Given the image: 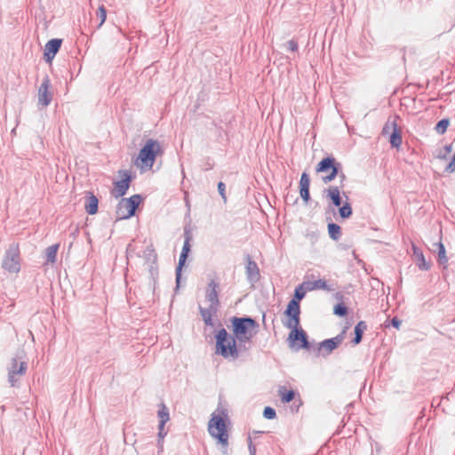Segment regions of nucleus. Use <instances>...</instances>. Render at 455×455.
Instances as JSON below:
<instances>
[{
  "mask_svg": "<svg viewBox=\"0 0 455 455\" xmlns=\"http://www.w3.org/2000/svg\"><path fill=\"white\" fill-rule=\"evenodd\" d=\"M97 16L100 18V22L98 26V28H100L106 20V17H107V11L105 9V7L103 5H101L100 7H99L98 11H97Z\"/></svg>",
  "mask_w": 455,
  "mask_h": 455,
  "instance_id": "39",
  "label": "nucleus"
},
{
  "mask_svg": "<svg viewBox=\"0 0 455 455\" xmlns=\"http://www.w3.org/2000/svg\"><path fill=\"white\" fill-rule=\"evenodd\" d=\"M225 190H226V185L222 181H220L218 183V191H219L220 196L222 197V199L224 200V202L227 201Z\"/></svg>",
  "mask_w": 455,
  "mask_h": 455,
  "instance_id": "41",
  "label": "nucleus"
},
{
  "mask_svg": "<svg viewBox=\"0 0 455 455\" xmlns=\"http://www.w3.org/2000/svg\"><path fill=\"white\" fill-rule=\"evenodd\" d=\"M245 274L250 283H254L259 280L260 274L257 263L248 254L246 255Z\"/></svg>",
  "mask_w": 455,
  "mask_h": 455,
  "instance_id": "13",
  "label": "nucleus"
},
{
  "mask_svg": "<svg viewBox=\"0 0 455 455\" xmlns=\"http://www.w3.org/2000/svg\"><path fill=\"white\" fill-rule=\"evenodd\" d=\"M228 419V409L219 404L216 411L212 414V418L208 423L209 434L213 438L217 439L218 443L225 448H227L228 444V432L226 425V420Z\"/></svg>",
  "mask_w": 455,
  "mask_h": 455,
  "instance_id": "2",
  "label": "nucleus"
},
{
  "mask_svg": "<svg viewBox=\"0 0 455 455\" xmlns=\"http://www.w3.org/2000/svg\"><path fill=\"white\" fill-rule=\"evenodd\" d=\"M213 166H214L213 162L210 158H207L203 165V170L210 171L213 168Z\"/></svg>",
  "mask_w": 455,
  "mask_h": 455,
  "instance_id": "42",
  "label": "nucleus"
},
{
  "mask_svg": "<svg viewBox=\"0 0 455 455\" xmlns=\"http://www.w3.org/2000/svg\"><path fill=\"white\" fill-rule=\"evenodd\" d=\"M303 285L306 287L307 291H315V290H323L327 291H335V287L331 284H328L325 280L318 279L315 281H307L304 282Z\"/></svg>",
  "mask_w": 455,
  "mask_h": 455,
  "instance_id": "17",
  "label": "nucleus"
},
{
  "mask_svg": "<svg viewBox=\"0 0 455 455\" xmlns=\"http://www.w3.org/2000/svg\"><path fill=\"white\" fill-rule=\"evenodd\" d=\"M450 120L448 118H443L436 124L435 130L439 134H444L449 126Z\"/></svg>",
  "mask_w": 455,
  "mask_h": 455,
  "instance_id": "31",
  "label": "nucleus"
},
{
  "mask_svg": "<svg viewBox=\"0 0 455 455\" xmlns=\"http://www.w3.org/2000/svg\"><path fill=\"white\" fill-rule=\"evenodd\" d=\"M285 48L291 52H297L299 49L297 41L291 39L285 44Z\"/></svg>",
  "mask_w": 455,
  "mask_h": 455,
  "instance_id": "40",
  "label": "nucleus"
},
{
  "mask_svg": "<svg viewBox=\"0 0 455 455\" xmlns=\"http://www.w3.org/2000/svg\"><path fill=\"white\" fill-rule=\"evenodd\" d=\"M184 244L182 247L181 253L180 255L179 263L176 267V288L180 287V278H181V270L183 266L185 265L188 255L190 251V241L192 239V234L190 229L188 228H184Z\"/></svg>",
  "mask_w": 455,
  "mask_h": 455,
  "instance_id": "7",
  "label": "nucleus"
},
{
  "mask_svg": "<svg viewBox=\"0 0 455 455\" xmlns=\"http://www.w3.org/2000/svg\"><path fill=\"white\" fill-rule=\"evenodd\" d=\"M303 286L304 285L302 284L295 289L294 297L292 299L297 300L299 303L306 295V291L303 290Z\"/></svg>",
  "mask_w": 455,
  "mask_h": 455,
  "instance_id": "37",
  "label": "nucleus"
},
{
  "mask_svg": "<svg viewBox=\"0 0 455 455\" xmlns=\"http://www.w3.org/2000/svg\"><path fill=\"white\" fill-rule=\"evenodd\" d=\"M452 150V145H445L442 149L438 151L436 154V157L439 159H446L447 156L451 152Z\"/></svg>",
  "mask_w": 455,
  "mask_h": 455,
  "instance_id": "35",
  "label": "nucleus"
},
{
  "mask_svg": "<svg viewBox=\"0 0 455 455\" xmlns=\"http://www.w3.org/2000/svg\"><path fill=\"white\" fill-rule=\"evenodd\" d=\"M397 126H398V124L395 120H394V121L387 120V123L385 124V125L383 126L382 133L384 135H387L389 133L391 134V132L395 129H396Z\"/></svg>",
  "mask_w": 455,
  "mask_h": 455,
  "instance_id": "33",
  "label": "nucleus"
},
{
  "mask_svg": "<svg viewBox=\"0 0 455 455\" xmlns=\"http://www.w3.org/2000/svg\"><path fill=\"white\" fill-rule=\"evenodd\" d=\"M391 324L395 327V328H399L400 324H401V321L397 318V317H394L392 320H391Z\"/></svg>",
  "mask_w": 455,
  "mask_h": 455,
  "instance_id": "45",
  "label": "nucleus"
},
{
  "mask_svg": "<svg viewBox=\"0 0 455 455\" xmlns=\"http://www.w3.org/2000/svg\"><path fill=\"white\" fill-rule=\"evenodd\" d=\"M339 213L342 219H348L353 214L352 206L348 202H345L339 207Z\"/></svg>",
  "mask_w": 455,
  "mask_h": 455,
  "instance_id": "28",
  "label": "nucleus"
},
{
  "mask_svg": "<svg viewBox=\"0 0 455 455\" xmlns=\"http://www.w3.org/2000/svg\"><path fill=\"white\" fill-rule=\"evenodd\" d=\"M337 177L340 180V185L339 187L342 188L344 187L343 183L347 179L346 174L342 172V169L339 171V174L337 175Z\"/></svg>",
  "mask_w": 455,
  "mask_h": 455,
  "instance_id": "44",
  "label": "nucleus"
},
{
  "mask_svg": "<svg viewBox=\"0 0 455 455\" xmlns=\"http://www.w3.org/2000/svg\"><path fill=\"white\" fill-rule=\"evenodd\" d=\"M389 142L393 148H399L401 146L403 140L398 126L391 132Z\"/></svg>",
  "mask_w": 455,
  "mask_h": 455,
  "instance_id": "26",
  "label": "nucleus"
},
{
  "mask_svg": "<svg viewBox=\"0 0 455 455\" xmlns=\"http://www.w3.org/2000/svg\"><path fill=\"white\" fill-rule=\"evenodd\" d=\"M218 310L219 307L211 305H209L207 308L202 307L201 306L199 307V312L205 325L213 326L212 316L217 314Z\"/></svg>",
  "mask_w": 455,
  "mask_h": 455,
  "instance_id": "21",
  "label": "nucleus"
},
{
  "mask_svg": "<svg viewBox=\"0 0 455 455\" xmlns=\"http://www.w3.org/2000/svg\"><path fill=\"white\" fill-rule=\"evenodd\" d=\"M434 246H436V248L438 250V262L441 265L446 264L448 261V258L446 256L445 247L443 244V243L442 242L435 243H434Z\"/></svg>",
  "mask_w": 455,
  "mask_h": 455,
  "instance_id": "27",
  "label": "nucleus"
},
{
  "mask_svg": "<svg viewBox=\"0 0 455 455\" xmlns=\"http://www.w3.org/2000/svg\"><path fill=\"white\" fill-rule=\"evenodd\" d=\"M288 341L290 343V347L295 348L296 350H299L301 348H304V349L310 348V344L307 339V335L302 328L295 329V331H291L289 334Z\"/></svg>",
  "mask_w": 455,
  "mask_h": 455,
  "instance_id": "8",
  "label": "nucleus"
},
{
  "mask_svg": "<svg viewBox=\"0 0 455 455\" xmlns=\"http://www.w3.org/2000/svg\"><path fill=\"white\" fill-rule=\"evenodd\" d=\"M284 314L287 316L300 315L299 303L295 299L290 300L284 311Z\"/></svg>",
  "mask_w": 455,
  "mask_h": 455,
  "instance_id": "23",
  "label": "nucleus"
},
{
  "mask_svg": "<svg viewBox=\"0 0 455 455\" xmlns=\"http://www.w3.org/2000/svg\"><path fill=\"white\" fill-rule=\"evenodd\" d=\"M147 251H148V259H150V257H153L155 261L156 259V254L155 253L154 249L148 247Z\"/></svg>",
  "mask_w": 455,
  "mask_h": 455,
  "instance_id": "46",
  "label": "nucleus"
},
{
  "mask_svg": "<svg viewBox=\"0 0 455 455\" xmlns=\"http://www.w3.org/2000/svg\"><path fill=\"white\" fill-rule=\"evenodd\" d=\"M219 283L214 280H211L206 288L205 298L210 302L211 306L220 307L219 300Z\"/></svg>",
  "mask_w": 455,
  "mask_h": 455,
  "instance_id": "15",
  "label": "nucleus"
},
{
  "mask_svg": "<svg viewBox=\"0 0 455 455\" xmlns=\"http://www.w3.org/2000/svg\"><path fill=\"white\" fill-rule=\"evenodd\" d=\"M326 196L331 199L332 204L336 207H339L342 204V198L340 196V187L330 186L324 190Z\"/></svg>",
  "mask_w": 455,
  "mask_h": 455,
  "instance_id": "20",
  "label": "nucleus"
},
{
  "mask_svg": "<svg viewBox=\"0 0 455 455\" xmlns=\"http://www.w3.org/2000/svg\"><path fill=\"white\" fill-rule=\"evenodd\" d=\"M347 326H346L342 331L338 334L336 337L331 339H327L319 343V350H323L326 353V355H330L334 349H336L344 340L345 334L347 331Z\"/></svg>",
  "mask_w": 455,
  "mask_h": 455,
  "instance_id": "10",
  "label": "nucleus"
},
{
  "mask_svg": "<svg viewBox=\"0 0 455 455\" xmlns=\"http://www.w3.org/2000/svg\"><path fill=\"white\" fill-rule=\"evenodd\" d=\"M157 416L160 419L159 425H161L162 427H164L166 422L170 419L169 410L164 403H161V407L157 411Z\"/></svg>",
  "mask_w": 455,
  "mask_h": 455,
  "instance_id": "25",
  "label": "nucleus"
},
{
  "mask_svg": "<svg viewBox=\"0 0 455 455\" xmlns=\"http://www.w3.org/2000/svg\"><path fill=\"white\" fill-rule=\"evenodd\" d=\"M263 416L267 419H273L276 416L275 410L272 407L267 406L263 411Z\"/></svg>",
  "mask_w": 455,
  "mask_h": 455,
  "instance_id": "38",
  "label": "nucleus"
},
{
  "mask_svg": "<svg viewBox=\"0 0 455 455\" xmlns=\"http://www.w3.org/2000/svg\"><path fill=\"white\" fill-rule=\"evenodd\" d=\"M158 435H157V437H158V440H157V443H158V447L159 449L162 451L163 448H164V438L167 435V431L164 430V427H161V425H158Z\"/></svg>",
  "mask_w": 455,
  "mask_h": 455,
  "instance_id": "36",
  "label": "nucleus"
},
{
  "mask_svg": "<svg viewBox=\"0 0 455 455\" xmlns=\"http://www.w3.org/2000/svg\"><path fill=\"white\" fill-rule=\"evenodd\" d=\"M413 257L415 259V263L419 267L420 270L427 271L430 268L431 263L427 261L425 256L421 250H419L416 245L412 244Z\"/></svg>",
  "mask_w": 455,
  "mask_h": 455,
  "instance_id": "19",
  "label": "nucleus"
},
{
  "mask_svg": "<svg viewBox=\"0 0 455 455\" xmlns=\"http://www.w3.org/2000/svg\"><path fill=\"white\" fill-rule=\"evenodd\" d=\"M333 313L338 316H345L347 314V307L343 303H339L334 306Z\"/></svg>",
  "mask_w": 455,
  "mask_h": 455,
  "instance_id": "34",
  "label": "nucleus"
},
{
  "mask_svg": "<svg viewBox=\"0 0 455 455\" xmlns=\"http://www.w3.org/2000/svg\"><path fill=\"white\" fill-rule=\"evenodd\" d=\"M289 317V320L287 321V323H284V325L289 328V329H291V331H295V329H299V315H291V316H288Z\"/></svg>",
  "mask_w": 455,
  "mask_h": 455,
  "instance_id": "32",
  "label": "nucleus"
},
{
  "mask_svg": "<svg viewBox=\"0 0 455 455\" xmlns=\"http://www.w3.org/2000/svg\"><path fill=\"white\" fill-rule=\"evenodd\" d=\"M2 267L10 273H18L20 269V250L18 244H12L6 250Z\"/></svg>",
  "mask_w": 455,
  "mask_h": 455,
  "instance_id": "6",
  "label": "nucleus"
},
{
  "mask_svg": "<svg viewBox=\"0 0 455 455\" xmlns=\"http://www.w3.org/2000/svg\"><path fill=\"white\" fill-rule=\"evenodd\" d=\"M328 233L332 240L338 241L341 236V228L338 224L331 222L328 224Z\"/></svg>",
  "mask_w": 455,
  "mask_h": 455,
  "instance_id": "24",
  "label": "nucleus"
},
{
  "mask_svg": "<svg viewBox=\"0 0 455 455\" xmlns=\"http://www.w3.org/2000/svg\"><path fill=\"white\" fill-rule=\"evenodd\" d=\"M51 80L45 76L38 89V104L42 107H47L52 100V93L50 92Z\"/></svg>",
  "mask_w": 455,
  "mask_h": 455,
  "instance_id": "11",
  "label": "nucleus"
},
{
  "mask_svg": "<svg viewBox=\"0 0 455 455\" xmlns=\"http://www.w3.org/2000/svg\"><path fill=\"white\" fill-rule=\"evenodd\" d=\"M27 370V363L26 362H20L18 363L17 359H12V366L9 370L8 373V379L11 385L13 387L15 386L18 379H16V375H23L25 374Z\"/></svg>",
  "mask_w": 455,
  "mask_h": 455,
  "instance_id": "12",
  "label": "nucleus"
},
{
  "mask_svg": "<svg viewBox=\"0 0 455 455\" xmlns=\"http://www.w3.org/2000/svg\"><path fill=\"white\" fill-rule=\"evenodd\" d=\"M85 203H84V209L85 212L90 214L93 215L96 214L99 208V200L96 196L93 195L92 192H86L85 194Z\"/></svg>",
  "mask_w": 455,
  "mask_h": 455,
  "instance_id": "18",
  "label": "nucleus"
},
{
  "mask_svg": "<svg viewBox=\"0 0 455 455\" xmlns=\"http://www.w3.org/2000/svg\"><path fill=\"white\" fill-rule=\"evenodd\" d=\"M309 187H310V178L309 175L307 172H303L300 177L299 180V194L306 204H307L308 201L310 200V193H309Z\"/></svg>",
  "mask_w": 455,
  "mask_h": 455,
  "instance_id": "16",
  "label": "nucleus"
},
{
  "mask_svg": "<svg viewBox=\"0 0 455 455\" xmlns=\"http://www.w3.org/2000/svg\"><path fill=\"white\" fill-rule=\"evenodd\" d=\"M248 448H249L250 455H256V447L252 443L251 436H248Z\"/></svg>",
  "mask_w": 455,
  "mask_h": 455,
  "instance_id": "43",
  "label": "nucleus"
},
{
  "mask_svg": "<svg viewBox=\"0 0 455 455\" xmlns=\"http://www.w3.org/2000/svg\"><path fill=\"white\" fill-rule=\"evenodd\" d=\"M279 395L283 403H290L295 398V392L293 390H285L284 387L279 389Z\"/></svg>",
  "mask_w": 455,
  "mask_h": 455,
  "instance_id": "30",
  "label": "nucleus"
},
{
  "mask_svg": "<svg viewBox=\"0 0 455 455\" xmlns=\"http://www.w3.org/2000/svg\"><path fill=\"white\" fill-rule=\"evenodd\" d=\"M59 249V244H52L46 249V260L50 263H54L56 261L57 251Z\"/></svg>",
  "mask_w": 455,
  "mask_h": 455,
  "instance_id": "29",
  "label": "nucleus"
},
{
  "mask_svg": "<svg viewBox=\"0 0 455 455\" xmlns=\"http://www.w3.org/2000/svg\"><path fill=\"white\" fill-rule=\"evenodd\" d=\"M141 200L142 197L140 195H133L129 198H122L116 206V220H127L132 217Z\"/></svg>",
  "mask_w": 455,
  "mask_h": 455,
  "instance_id": "5",
  "label": "nucleus"
},
{
  "mask_svg": "<svg viewBox=\"0 0 455 455\" xmlns=\"http://www.w3.org/2000/svg\"><path fill=\"white\" fill-rule=\"evenodd\" d=\"M233 335L228 334L225 328H221L215 335L216 352L221 356L236 359L239 356L238 342H250L258 332L259 323L251 316H233L230 318Z\"/></svg>",
  "mask_w": 455,
  "mask_h": 455,
  "instance_id": "1",
  "label": "nucleus"
},
{
  "mask_svg": "<svg viewBox=\"0 0 455 455\" xmlns=\"http://www.w3.org/2000/svg\"><path fill=\"white\" fill-rule=\"evenodd\" d=\"M341 169V163L338 162L335 157L330 156L323 158L317 164L315 172L317 173H326V175L322 177V180L324 184H328L339 174Z\"/></svg>",
  "mask_w": 455,
  "mask_h": 455,
  "instance_id": "4",
  "label": "nucleus"
},
{
  "mask_svg": "<svg viewBox=\"0 0 455 455\" xmlns=\"http://www.w3.org/2000/svg\"><path fill=\"white\" fill-rule=\"evenodd\" d=\"M159 151L160 145L158 141L148 139L140 150L139 156L135 160V165L140 169H151Z\"/></svg>",
  "mask_w": 455,
  "mask_h": 455,
  "instance_id": "3",
  "label": "nucleus"
},
{
  "mask_svg": "<svg viewBox=\"0 0 455 455\" xmlns=\"http://www.w3.org/2000/svg\"><path fill=\"white\" fill-rule=\"evenodd\" d=\"M62 40L59 38L51 39L46 43L44 53V58L46 62H52V60L59 52Z\"/></svg>",
  "mask_w": 455,
  "mask_h": 455,
  "instance_id": "14",
  "label": "nucleus"
},
{
  "mask_svg": "<svg viewBox=\"0 0 455 455\" xmlns=\"http://www.w3.org/2000/svg\"><path fill=\"white\" fill-rule=\"evenodd\" d=\"M119 173L122 179L114 183L115 188L112 191V196L116 198L126 194L132 181V175L128 171H120Z\"/></svg>",
  "mask_w": 455,
  "mask_h": 455,
  "instance_id": "9",
  "label": "nucleus"
},
{
  "mask_svg": "<svg viewBox=\"0 0 455 455\" xmlns=\"http://www.w3.org/2000/svg\"><path fill=\"white\" fill-rule=\"evenodd\" d=\"M367 330V324L364 321H360L355 326V330H354V332H355V337L354 339H352V344L354 346H356L358 345L359 343H361L362 341V339H363V332L364 331Z\"/></svg>",
  "mask_w": 455,
  "mask_h": 455,
  "instance_id": "22",
  "label": "nucleus"
}]
</instances>
